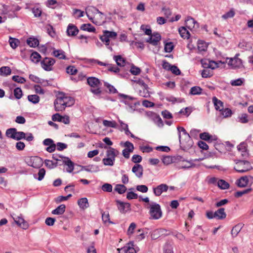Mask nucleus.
<instances>
[{
	"label": "nucleus",
	"mask_w": 253,
	"mask_h": 253,
	"mask_svg": "<svg viewBox=\"0 0 253 253\" xmlns=\"http://www.w3.org/2000/svg\"><path fill=\"white\" fill-rule=\"evenodd\" d=\"M45 174V170L43 168L40 169L38 173V177H37L36 174L34 175V178L37 179L39 181H41L44 178Z\"/></svg>",
	"instance_id": "obj_44"
},
{
	"label": "nucleus",
	"mask_w": 253,
	"mask_h": 253,
	"mask_svg": "<svg viewBox=\"0 0 253 253\" xmlns=\"http://www.w3.org/2000/svg\"><path fill=\"white\" fill-rule=\"evenodd\" d=\"M78 204L80 208L84 210L89 207V204L86 198H82L78 201Z\"/></svg>",
	"instance_id": "obj_28"
},
{
	"label": "nucleus",
	"mask_w": 253,
	"mask_h": 253,
	"mask_svg": "<svg viewBox=\"0 0 253 253\" xmlns=\"http://www.w3.org/2000/svg\"><path fill=\"white\" fill-rule=\"evenodd\" d=\"M198 49L200 51H205L207 49L206 43L203 42H199L198 43Z\"/></svg>",
	"instance_id": "obj_60"
},
{
	"label": "nucleus",
	"mask_w": 253,
	"mask_h": 253,
	"mask_svg": "<svg viewBox=\"0 0 253 253\" xmlns=\"http://www.w3.org/2000/svg\"><path fill=\"white\" fill-rule=\"evenodd\" d=\"M120 154L119 151L112 147H109L106 151L107 157L115 160V158Z\"/></svg>",
	"instance_id": "obj_19"
},
{
	"label": "nucleus",
	"mask_w": 253,
	"mask_h": 253,
	"mask_svg": "<svg viewBox=\"0 0 253 253\" xmlns=\"http://www.w3.org/2000/svg\"><path fill=\"white\" fill-rule=\"evenodd\" d=\"M163 163L166 165H168L172 163V158L170 156L164 157L162 159Z\"/></svg>",
	"instance_id": "obj_64"
},
{
	"label": "nucleus",
	"mask_w": 253,
	"mask_h": 253,
	"mask_svg": "<svg viewBox=\"0 0 253 253\" xmlns=\"http://www.w3.org/2000/svg\"><path fill=\"white\" fill-rule=\"evenodd\" d=\"M222 115L224 118L230 117L232 114V112L231 109L229 108H225L223 109L221 112Z\"/></svg>",
	"instance_id": "obj_63"
},
{
	"label": "nucleus",
	"mask_w": 253,
	"mask_h": 253,
	"mask_svg": "<svg viewBox=\"0 0 253 253\" xmlns=\"http://www.w3.org/2000/svg\"><path fill=\"white\" fill-rule=\"evenodd\" d=\"M140 29L143 31L146 35L150 36L152 34V30L149 25H142Z\"/></svg>",
	"instance_id": "obj_50"
},
{
	"label": "nucleus",
	"mask_w": 253,
	"mask_h": 253,
	"mask_svg": "<svg viewBox=\"0 0 253 253\" xmlns=\"http://www.w3.org/2000/svg\"><path fill=\"white\" fill-rule=\"evenodd\" d=\"M250 180L253 181V177L251 176H242L237 180L236 184L239 187H244L248 184Z\"/></svg>",
	"instance_id": "obj_12"
},
{
	"label": "nucleus",
	"mask_w": 253,
	"mask_h": 253,
	"mask_svg": "<svg viewBox=\"0 0 253 253\" xmlns=\"http://www.w3.org/2000/svg\"><path fill=\"white\" fill-rule=\"evenodd\" d=\"M212 102L214 104L215 109L216 110H221L220 107H223V102L220 100L218 99L215 96L213 97Z\"/></svg>",
	"instance_id": "obj_34"
},
{
	"label": "nucleus",
	"mask_w": 253,
	"mask_h": 253,
	"mask_svg": "<svg viewBox=\"0 0 253 253\" xmlns=\"http://www.w3.org/2000/svg\"><path fill=\"white\" fill-rule=\"evenodd\" d=\"M45 165L49 169H52L56 167V163L49 160H45L44 161Z\"/></svg>",
	"instance_id": "obj_54"
},
{
	"label": "nucleus",
	"mask_w": 253,
	"mask_h": 253,
	"mask_svg": "<svg viewBox=\"0 0 253 253\" xmlns=\"http://www.w3.org/2000/svg\"><path fill=\"white\" fill-rule=\"evenodd\" d=\"M104 85L108 89V92L109 93H117L118 91L117 89L112 85L110 84L107 82H105L104 83Z\"/></svg>",
	"instance_id": "obj_40"
},
{
	"label": "nucleus",
	"mask_w": 253,
	"mask_h": 253,
	"mask_svg": "<svg viewBox=\"0 0 253 253\" xmlns=\"http://www.w3.org/2000/svg\"><path fill=\"white\" fill-rule=\"evenodd\" d=\"M66 33L68 36H75L79 33V29L75 25L69 24L67 27Z\"/></svg>",
	"instance_id": "obj_16"
},
{
	"label": "nucleus",
	"mask_w": 253,
	"mask_h": 253,
	"mask_svg": "<svg viewBox=\"0 0 253 253\" xmlns=\"http://www.w3.org/2000/svg\"><path fill=\"white\" fill-rule=\"evenodd\" d=\"M115 161V160L108 157L104 158L102 160L103 163L105 166H112L114 165Z\"/></svg>",
	"instance_id": "obj_57"
},
{
	"label": "nucleus",
	"mask_w": 253,
	"mask_h": 253,
	"mask_svg": "<svg viewBox=\"0 0 253 253\" xmlns=\"http://www.w3.org/2000/svg\"><path fill=\"white\" fill-rule=\"evenodd\" d=\"M11 73V70L10 67L7 66H3L0 68V75L8 76Z\"/></svg>",
	"instance_id": "obj_37"
},
{
	"label": "nucleus",
	"mask_w": 253,
	"mask_h": 253,
	"mask_svg": "<svg viewBox=\"0 0 253 253\" xmlns=\"http://www.w3.org/2000/svg\"><path fill=\"white\" fill-rule=\"evenodd\" d=\"M132 171L135 173L137 177L141 178L143 175V167L141 165L136 164L133 167Z\"/></svg>",
	"instance_id": "obj_17"
},
{
	"label": "nucleus",
	"mask_w": 253,
	"mask_h": 253,
	"mask_svg": "<svg viewBox=\"0 0 253 253\" xmlns=\"http://www.w3.org/2000/svg\"><path fill=\"white\" fill-rule=\"evenodd\" d=\"M217 185L221 189H227L229 187V184L223 179L218 181Z\"/></svg>",
	"instance_id": "obj_41"
},
{
	"label": "nucleus",
	"mask_w": 253,
	"mask_h": 253,
	"mask_svg": "<svg viewBox=\"0 0 253 253\" xmlns=\"http://www.w3.org/2000/svg\"><path fill=\"white\" fill-rule=\"evenodd\" d=\"M250 167V164L247 161H239L236 163V166L234 167V169L237 172L243 173L248 171Z\"/></svg>",
	"instance_id": "obj_3"
},
{
	"label": "nucleus",
	"mask_w": 253,
	"mask_h": 253,
	"mask_svg": "<svg viewBox=\"0 0 253 253\" xmlns=\"http://www.w3.org/2000/svg\"><path fill=\"white\" fill-rule=\"evenodd\" d=\"M202 88L198 86H194L191 88L190 94L191 95H199L202 93Z\"/></svg>",
	"instance_id": "obj_36"
},
{
	"label": "nucleus",
	"mask_w": 253,
	"mask_h": 253,
	"mask_svg": "<svg viewBox=\"0 0 253 253\" xmlns=\"http://www.w3.org/2000/svg\"><path fill=\"white\" fill-rule=\"evenodd\" d=\"M114 59L115 60L117 64L120 66H124L126 64V60L121 55H115L114 56Z\"/></svg>",
	"instance_id": "obj_33"
},
{
	"label": "nucleus",
	"mask_w": 253,
	"mask_h": 253,
	"mask_svg": "<svg viewBox=\"0 0 253 253\" xmlns=\"http://www.w3.org/2000/svg\"><path fill=\"white\" fill-rule=\"evenodd\" d=\"M101 212L102 214V219L104 223H106L107 222L112 224L113 223V222L110 221V215L108 212L103 211L102 210Z\"/></svg>",
	"instance_id": "obj_38"
},
{
	"label": "nucleus",
	"mask_w": 253,
	"mask_h": 253,
	"mask_svg": "<svg viewBox=\"0 0 253 253\" xmlns=\"http://www.w3.org/2000/svg\"><path fill=\"white\" fill-rule=\"evenodd\" d=\"M118 96L119 97V98L122 99L120 100V102L124 103L126 105H129V101L134 99V98L132 96L126 95L125 94H123L121 93H118Z\"/></svg>",
	"instance_id": "obj_24"
},
{
	"label": "nucleus",
	"mask_w": 253,
	"mask_h": 253,
	"mask_svg": "<svg viewBox=\"0 0 253 253\" xmlns=\"http://www.w3.org/2000/svg\"><path fill=\"white\" fill-rule=\"evenodd\" d=\"M126 187L123 184H117L115 187V191L119 194H122L126 191Z\"/></svg>",
	"instance_id": "obj_39"
},
{
	"label": "nucleus",
	"mask_w": 253,
	"mask_h": 253,
	"mask_svg": "<svg viewBox=\"0 0 253 253\" xmlns=\"http://www.w3.org/2000/svg\"><path fill=\"white\" fill-rule=\"evenodd\" d=\"M12 217L17 225L23 229H27L29 227L28 223L24 220V219L20 216H18L13 213Z\"/></svg>",
	"instance_id": "obj_7"
},
{
	"label": "nucleus",
	"mask_w": 253,
	"mask_h": 253,
	"mask_svg": "<svg viewBox=\"0 0 253 253\" xmlns=\"http://www.w3.org/2000/svg\"><path fill=\"white\" fill-rule=\"evenodd\" d=\"M82 170L90 172H96L99 171V167L96 165H89L82 166Z\"/></svg>",
	"instance_id": "obj_21"
},
{
	"label": "nucleus",
	"mask_w": 253,
	"mask_h": 253,
	"mask_svg": "<svg viewBox=\"0 0 253 253\" xmlns=\"http://www.w3.org/2000/svg\"><path fill=\"white\" fill-rule=\"evenodd\" d=\"M120 144L122 146L125 147L126 149H127L132 151H133L134 150L133 144L128 141H127L124 143L121 142Z\"/></svg>",
	"instance_id": "obj_49"
},
{
	"label": "nucleus",
	"mask_w": 253,
	"mask_h": 253,
	"mask_svg": "<svg viewBox=\"0 0 253 253\" xmlns=\"http://www.w3.org/2000/svg\"><path fill=\"white\" fill-rule=\"evenodd\" d=\"M149 209L150 219L157 220L162 216V211L159 204L152 202L150 205Z\"/></svg>",
	"instance_id": "obj_1"
},
{
	"label": "nucleus",
	"mask_w": 253,
	"mask_h": 253,
	"mask_svg": "<svg viewBox=\"0 0 253 253\" xmlns=\"http://www.w3.org/2000/svg\"><path fill=\"white\" fill-rule=\"evenodd\" d=\"M178 137L180 147L182 149H189L192 146L193 142L189 134L181 136V134H179Z\"/></svg>",
	"instance_id": "obj_2"
},
{
	"label": "nucleus",
	"mask_w": 253,
	"mask_h": 253,
	"mask_svg": "<svg viewBox=\"0 0 253 253\" xmlns=\"http://www.w3.org/2000/svg\"><path fill=\"white\" fill-rule=\"evenodd\" d=\"M220 63L224 64V62H222L221 61L216 62L212 60H209L210 65H209V68L211 70L215 69L219 67V64Z\"/></svg>",
	"instance_id": "obj_47"
},
{
	"label": "nucleus",
	"mask_w": 253,
	"mask_h": 253,
	"mask_svg": "<svg viewBox=\"0 0 253 253\" xmlns=\"http://www.w3.org/2000/svg\"><path fill=\"white\" fill-rule=\"evenodd\" d=\"M9 42L10 46L13 49H15L18 46V45L19 43V41L18 39L11 37H10Z\"/></svg>",
	"instance_id": "obj_45"
},
{
	"label": "nucleus",
	"mask_w": 253,
	"mask_h": 253,
	"mask_svg": "<svg viewBox=\"0 0 253 253\" xmlns=\"http://www.w3.org/2000/svg\"><path fill=\"white\" fill-rule=\"evenodd\" d=\"M164 253H173V247L169 243H167L164 248Z\"/></svg>",
	"instance_id": "obj_59"
},
{
	"label": "nucleus",
	"mask_w": 253,
	"mask_h": 253,
	"mask_svg": "<svg viewBox=\"0 0 253 253\" xmlns=\"http://www.w3.org/2000/svg\"><path fill=\"white\" fill-rule=\"evenodd\" d=\"M28 100L34 104H37L40 101V97L36 94L29 95L28 96Z\"/></svg>",
	"instance_id": "obj_46"
},
{
	"label": "nucleus",
	"mask_w": 253,
	"mask_h": 253,
	"mask_svg": "<svg viewBox=\"0 0 253 253\" xmlns=\"http://www.w3.org/2000/svg\"><path fill=\"white\" fill-rule=\"evenodd\" d=\"M52 53L55 57L59 59H65L66 58L65 52L62 50H54Z\"/></svg>",
	"instance_id": "obj_35"
},
{
	"label": "nucleus",
	"mask_w": 253,
	"mask_h": 253,
	"mask_svg": "<svg viewBox=\"0 0 253 253\" xmlns=\"http://www.w3.org/2000/svg\"><path fill=\"white\" fill-rule=\"evenodd\" d=\"M41 58V55L37 52H34L31 55V60L34 63H38Z\"/></svg>",
	"instance_id": "obj_42"
},
{
	"label": "nucleus",
	"mask_w": 253,
	"mask_h": 253,
	"mask_svg": "<svg viewBox=\"0 0 253 253\" xmlns=\"http://www.w3.org/2000/svg\"><path fill=\"white\" fill-rule=\"evenodd\" d=\"M25 135H26V134L25 132L17 131L14 139L16 140H20L24 139L25 137Z\"/></svg>",
	"instance_id": "obj_61"
},
{
	"label": "nucleus",
	"mask_w": 253,
	"mask_h": 253,
	"mask_svg": "<svg viewBox=\"0 0 253 253\" xmlns=\"http://www.w3.org/2000/svg\"><path fill=\"white\" fill-rule=\"evenodd\" d=\"M200 138L201 139L207 141L209 142H211L212 141H216L217 140L216 136H212L208 132H206L200 133Z\"/></svg>",
	"instance_id": "obj_18"
},
{
	"label": "nucleus",
	"mask_w": 253,
	"mask_h": 253,
	"mask_svg": "<svg viewBox=\"0 0 253 253\" xmlns=\"http://www.w3.org/2000/svg\"><path fill=\"white\" fill-rule=\"evenodd\" d=\"M103 32L106 34L109 39H115L117 36V34L115 32L104 30Z\"/></svg>",
	"instance_id": "obj_55"
},
{
	"label": "nucleus",
	"mask_w": 253,
	"mask_h": 253,
	"mask_svg": "<svg viewBox=\"0 0 253 253\" xmlns=\"http://www.w3.org/2000/svg\"><path fill=\"white\" fill-rule=\"evenodd\" d=\"M64 159H65L64 165L67 167L66 171L68 172L71 173L74 169V163L68 157H64Z\"/></svg>",
	"instance_id": "obj_25"
},
{
	"label": "nucleus",
	"mask_w": 253,
	"mask_h": 253,
	"mask_svg": "<svg viewBox=\"0 0 253 253\" xmlns=\"http://www.w3.org/2000/svg\"><path fill=\"white\" fill-rule=\"evenodd\" d=\"M88 84L92 88L97 87L101 84L100 80L95 77H90L87 79Z\"/></svg>",
	"instance_id": "obj_15"
},
{
	"label": "nucleus",
	"mask_w": 253,
	"mask_h": 253,
	"mask_svg": "<svg viewBox=\"0 0 253 253\" xmlns=\"http://www.w3.org/2000/svg\"><path fill=\"white\" fill-rule=\"evenodd\" d=\"M27 43L32 47H36L39 44V40L35 38H29L27 40Z\"/></svg>",
	"instance_id": "obj_31"
},
{
	"label": "nucleus",
	"mask_w": 253,
	"mask_h": 253,
	"mask_svg": "<svg viewBox=\"0 0 253 253\" xmlns=\"http://www.w3.org/2000/svg\"><path fill=\"white\" fill-rule=\"evenodd\" d=\"M17 129L15 128H10L6 130L5 135L7 137L14 139Z\"/></svg>",
	"instance_id": "obj_32"
},
{
	"label": "nucleus",
	"mask_w": 253,
	"mask_h": 253,
	"mask_svg": "<svg viewBox=\"0 0 253 253\" xmlns=\"http://www.w3.org/2000/svg\"><path fill=\"white\" fill-rule=\"evenodd\" d=\"M54 105L55 110L57 112L63 111L66 108L64 104V100H63L59 93L58 94L57 98L54 102Z\"/></svg>",
	"instance_id": "obj_6"
},
{
	"label": "nucleus",
	"mask_w": 253,
	"mask_h": 253,
	"mask_svg": "<svg viewBox=\"0 0 253 253\" xmlns=\"http://www.w3.org/2000/svg\"><path fill=\"white\" fill-rule=\"evenodd\" d=\"M161 36L158 32H154L146 40V42L150 43L154 46H157L160 43Z\"/></svg>",
	"instance_id": "obj_8"
},
{
	"label": "nucleus",
	"mask_w": 253,
	"mask_h": 253,
	"mask_svg": "<svg viewBox=\"0 0 253 253\" xmlns=\"http://www.w3.org/2000/svg\"><path fill=\"white\" fill-rule=\"evenodd\" d=\"M65 209L66 206L64 204H61L57 208L52 211L51 213L54 215H61L65 212Z\"/></svg>",
	"instance_id": "obj_26"
},
{
	"label": "nucleus",
	"mask_w": 253,
	"mask_h": 253,
	"mask_svg": "<svg viewBox=\"0 0 253 253\" xmlns=\"http://www.w3.org/2000/svg\"><path fill=\"white\" fill-rule=\"evenodd\" d=\"M169 186L166 184H161L156 187L153 188V193L156 196H160L163 192H167Z\"/></svg>",
	"instance_id": "obj_11"
},
{
	"label": "nucleus",
	"mask_w": 253,
	"mask_h": 253,
	"mask_svg": "<svg viewBox=\"0 0 253 253\" xmlns=\"http://www.w3.org/2000/svg\"><path fill=\"white\" fill-rule=\"evenodd\" d=\"M243 226L244 224L240 223L236 224L232 228L231 231V234L233 238H235L237 236L238 234L241 231Z\"/></svg>",
	"instance_id": "obj_22"
},
{
	"label": "nucleus",
	"mask_w": 253,
	"mask_h": 253,
	"mask_svg": "<svg viewBox=\"0 0 253 253\" xmlns=\"http://www.w3.org/2000/svg\"><path fill=\"white\" fill-rule=\"evenodd\" d=\"M118 210L122 213H125L127 211H130V205L128 203H124L120 200H116Z\"/></svg>",
	"instance_id": "obj_10"
},
{
	"label": "nucleus",
	"mask_w": 253,
	"mask_h": 253,
	"mask_svg": "<svg viewBox=\"0 0 253 253\" xmlns=\"http://www.w3.org/2000/svg\"><path fill=\"white\" fill-rule=\"evenodd\" d=\"M235 15V12L232 9L226 12L222 16V18L224 19H227L229 18H232Z\"/></svg>",
	"instance_id": "obj_62"
},
{
	"label": "nucleus",
	"mask_w": 253,
	"mask_h": 253,
	"mask_svg": "<svg viewBox=\"0 0 253 253\" xmlns=\"http://www.w3.org/2000/svg\"><path fill=\"white\" fill-rule=\"evenodd\" d=\"M210 69V68H207L203 70L202 72V77L207 78L212 76V72Z\"/></svg>",
	"instance_id": "obj_53"
},
{
	"label": "nucleus",
	"mask_w": 253,
	"mask_h": 253,
	"mask_svg": "<svg viewBox=\"0 0 253 253\" xmlns=\"http://www.w3.org/2000/svg\"><path fill=\"white\" fill-rule=\"evenodd\" d=\"M239 53H237L233 58H227L229 61L228 63V65L231 66L232 68H239L242 66V60L238 58Z\"/></svg>",
	"instance_id": "obj_5"
},
{
	"label": "nucleus",
	"mask_w": 253,
	"mask_h": 253,
	"mask_svg": "<svg viewBox=\"0 0 253 253\" xmlns=\"http://www.w3.org/2000/svg\"><path fill=\"white\" fill-rule=\"evenodd\" d=\"M13 93L15 97L17 99H20L23 95L22 90L20 87H16L14 89Z\"/></svg>",
	"instance_id": "obj_48"
},
{
	"label": "nucleus",
	"mask_w": 253,
	"mask_h": 253,
	"mask_svg": "<svg viewBox=\"0 0 253 253\" xmlns=\"http://www.w3.org/2000/svg\"><path fill=\"white\" fill-rule=\"evenodd\" d=\"M32 164L31 166L34 168H40L42 165V160L39 157H35L31 159Z\"/></svg>",
	"instance_id": "obj_20"
},
{
	"label": "nucleus",
	"mask_w": 253,
	"mask_h": 253,
	"mask_svg": "<svg viewBox=\"0 0 253 253\" xmlns=\"http://www.w3.org/2000/svg\"><path fill=\"white\" fill-rule=\"evenodd\" d=\"M55 63V60L52 58L45 57L41 62L42 67L46 71L52 70V66Z\"/></svg>",
	"instance_id": "obj_4"
},
{
	"label": "nucleus",
	"mask_w": 253,
	"mask_h": 253,
	"mask_svg": "<svg viewBox=\"0 0 253 253\" xmlns=\"http://www.w3.org/2000/svg\"><path fill=\"white\" fill-rule=\"evenodd\" d=\"M126 253H136V250L134 248L133 242H129L126 247L123 248Z\"/></svg>",
	"instance_id": "obj_29"
},
{
	"label": "nucleus",
	"mask_w": 253,
	"mask_h": 253,
	"mask_svg": "<svg viewBox=\"0 0 253 253\" xmlns=\"http://www.w3.org/2000/svg\"><path fill=\"white\" fill-rule=\"evenodd\" d=\"M173 48L174 45L172 42H167L165 44L164 50L166 52H170Z\"/></svg>",
	"instance_id": "obj_56"
},
{
	"label": "nucleus",
	"mask_w": 253,
	"mask_h": 253,
	"mask_svg": "<svg viewBox=\"0 0 253 253\" xmlns=\"http://www.w3.org/2000/svg\"><path fill=\"white\" fill-rule=\"evenodd\" d=\"M215 218L218 220L224 219L226 217V213L225 212V209L221 208L215 211Z\"/></svg>",
	"instance_id": "obj_23"
},
{
	"label": "nucleus",
	"mask_w": 253,
	"mask_h": 253,
	"mask_svg": "<svg viewBox=\"0 0 253 253\" xmlns=\"http://www.w3.org/2000/svg\"><path fill=\"white\" fill-rule=\"evenodd\" d=\"M66 72L67 74L74 75L78 72V70L74 66H69L66 68Z\"/></svg>",
	"instance_id": "obj_51"
},
{
	"label": "nucleus",
	"mask_w": 253,
	"mask_h": 253,
	"mask_svg": "<svg viewBox=\"0 0 253 253\" xmlns=\"http://www.w3.org/2000/svg\"><path fill=\"white\" fill-rule=\"evenodd\" d=\"M178 32L180 36L184 39H188L190 34L185 27H181L178 29Z\"/></svg>",
	"instance_id": "obj_27"
},
{
	"label": "nucleus",
	"mask_w": 253,
	"mask_h": 253,
	"mask_svg": "<svg viewBox=\"0 0 253 253\" xmlns=\"http://www.w3.org/2000/svg\"><path fill=\"white\" fill-rule=\"evenodd\" d=\"M59 93L63 100H64V104L66 107H70L74 104L75 100L73 97L66 95L65 93L62 92H60Z\"/></svg>",
	"instance_id": "obj_14"
},
{
	"label": "nucleus",
	"mask_w": 253,
	"mask_h": 253,
	"mask_svg": "<svg viewBox=\"0 0 253 253\" xmlns=\"http://www.w3.org/2000/svg\"><path fill=\"white\" fill-rule=\"evenodd\" d=\"M252 188H248L242 191H237L235 193V197L236 198H239L244 194L249 193L252 191Z\"/></svg>",
	"instance_id": "obj_52"
},
{
	"label": "nucleus",
	"mask_w": 253,
	"mask_h": 253,
	"mask_svg": "<svg viewBox=\"0 0 253 253\" xmlns=\"http://www.w3.org/2000/svg\"><path fill=\"white\" fill-rule=\"evenodd\" d=\"M80 29L83 31H86L89 32H95L96 29L91 24H84L82 25Z\"/></svg>",
	"instance_id": "obj_30"
},
{
	"label": "nucleus",
	"mask_w": 253,
	"mask_h": 253,
	"mask_svg": "<svg viewBox=\"0 0 253 253\" xmlns=\"http://www.w3.org/2000/svg\"><path fill=\"white\" fill-rule=\"evenodd\" d=\"M43 144L45 146H48L46 150L49 153L54 152L56 149V144L54 143L53 140L50 138L44 139Z\"/></svg>",
	"instance_id": "obj_13"
},
{
	"label": "nucleus",
	"mask_w": 253,
	"mask_h": 253,
	"mask_svg": "<svg viewBox=\"0 0 253 253\" xmlns=\"http://www.w3.org/2000/svg\"><path fill=\"white\" fill-rule=\"evenodd\" d=\"M12 79L14 82L18 83L24 84L26 82V79L24 78L19 76H13Z\"/></svg>",
	"instance_id": "obj_58"
},
{
	"label": "nucleus",
	"mask_w": 253,
	"mask_h": 253,
	"mask_svg": "<svg viewBox=\"0 0 253 253\" xmlns=\"http://www.w3.org/2000/svg\"><path fill=\"white\" fill-rule=\"evenodd\" d=\"M186 27L190 30H197L199 27V23L191 17H188L185 21Z\"/></svg>",
	"instance_id": "obj_9"
},
{
	"label": "nucleus",
	"mask_w": 253,
	"mask_h": 253,
	"mask_svg": "<svg viewBox=\"0 0 253 253\" xmlns=\"http://www.w3.org/2000/svg\"><path fill=\"white\" fill-rule=\"evenodd\" d=\"M103 125L106 127H110L113 128H116L117 126V123L114 121H108V120H103Z\"/></svg>",
	"instance_id": "obj_43"
}]
</instances>
